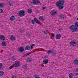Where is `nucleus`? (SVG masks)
<instances>
[{"label": "nucleus", "instance_id": "obj_1", "mask_svg": "<svg viewBox=\"0 0 78 78\" xmlns=\"http://www.w3.org/2000/svg\"><path fill=\"white\" fill-rule=\"evenodd\" d=\"M64 4V0H60L57 2L56 3V5L57 7H58V8L60 9H63L64 6L63 5Z\"/></svg>", "mask_w": 78, "mask_h": 78}, {"label": "nucleus", "instance_id": "obj_2", "mask_svg": "<svg viewBox=\"0 0 78 78\" xmlns=\"http://www.w3.org/2000/svg\"><path fill=\"white\" fill-rule=\"evenodd\" d=\"M19 16L20 17H23L25 16V11L23 10H21L19 12Z\"/></svg>", "mask_w": 78, "mask_h": 78}, {"label": "nucleus", "instance_id": "obj_3", "mask_svg": "<svg viewBox=\"0 0 78 78\" xmlns=\"http://www.w3.org/2000/svg\"><path fill=\"white\" fill-rule=\"evenodd\" d=\"M70 29L72 32H75L77 30V28L74 25H72L70 27Z\"/></svg>", "mask_w": 78, "mask_h": 78}, {"label": "nucleus", "instance_id": "obj_4", "mask_svg": "<svg viewBox=\"0 0 78 78\" xmlns=\"http://www.w3.org/2000/svg\"><path fill=\"white\" fill-rule=\"evenodd\" d=\"M40 3L39 0H33L30 2L31 5H37V4Z\"/></svg>", "mask_w": 78, "mask_h": 78}, {"label": "nucleus", "instance_id": "obj_5", "mask_svg": "<svg viewBox=\"0 0 78 78\" xmlns=\"http://www.w3.org/2000/svg\"><path fill=\"white\" fill-rule=\"evenodd\" d=\"M51 14L52 16H56L57 15V11H55L54 10H52L51 11Z\"/></svg>", "mask_w": 78, "mask_h": 78}, {"label": "nucleus", "instance_id": "obj_6", "mask_svg": "<svg viewBox=\"0 0 78 78\" xmlns=\"http://www.w3.org/2000/svg\"><path fill=\"white\" fill-rule=\"evenodd\" d=\"M14 65L15 67H19L20 66V62H15Z\"/></svg>", "mask_w": 78, "mask_h": 78}, {"label": "nucleus", "instance_id": "obj_7", "mask_svg": "<svg viewBox=\"0 0 78 78\" xmlns=\"http://www.w3.org/2000/svg\"><path fill=\"white\" fill-rule=\"evenodd\" d=\"M24 51V48L23 46H21L19 48V53H22Z\"/></svg>", "mask_w": 78, "mask_h": 78}, {"label": "nucleus", "instance_id": "obj_8", "mask_svg": "<svg viewBox=\"0 0 78 78\" xmlns=\"http://www.w3.org/2000/svg\"><path fill=\"white\" fill-rule=\"evenodd\" d=\"M62 36L60 34H57L56 35V38L57 39H60L61 38Z\"/></svg>", "mask_w": 78, "mask_h": 78}, {"label": "nucleus", "instance_id": "obj_9", "mask_svg": "<svg viewBox=\"0 0 78 78\" xmlns=\"http://www.w3.org/2000/svg\"><path fill=\"white\" fill-rule=\"evenodd\" d=\"M70 45H73V46H75L76 45V42L75 41H71L70 42Z\"/></svg>", "mask_w": 78, "mask_h": 78}, {"label": "nucleus", "instance_id": "obj_10", "mask_svg": "<svg viewBox=\"0 0 78 78\" xmlns=\"http://www.w3.org/2000/svg\"><path fill=\"white\" fill-rule=\"evenodd\" d=\"M16 19V17H15V16H12L10 17L9 20L11 21H13L14 20H15Z\"/></svg>", "mask_w": 78, "mask_h": 78}, {"label": "nucleus", "instance_id": "obj_11", "mask_svg": "<svg viewBox=\"0 0 78 78\" xmlns=\"http://www.w3.org/2000/svg\"><path fill=\"white\" fill-rule=\"evenodd\" d=\"M48 62V59H46L44 60L43 61V64L44 65L47 64Z\"/></svg>", "mask_w": 78, "mask_h": 78}, {"label": "nucleus", "instance_id": "obj_12", "mask_svg": "<svg viewBox=\"0 0 78 78\" xmlns=\"http://www.w3.org/2000/svg\"><path fill=\"white\" fill-rule=\"evenodd\" d=\"M0 39H1V41H4L5 40V37L4 35H0Z\"/></svg>", "mask_w": 78, "mask_h": 78}, {"label": "nucleus", "instance_id": "obj_13", "mask_svg": "<svg viewBox=\"0 0 78 78\" xmlns=\"http://www.w3.org/2000/svg\"><path fill=\"white\" fill-rule=\"evenodd\" d=\"M9 60H12V61H16V57L14 56H13L11 58H10L9 59Z\"/></svg>", "mask_w": 78, "mask_h": 78}, {"label": "nucleus", "instance_id": "obj_14", "mask_svg": "<svg viewBox=\"0 0 78 78\" xmlns=\"http://www.w3.org/2000/svg\"><path fill=\"white\" fill-rule=\"evenodd\" d=\"M10 39L11 41H15L16 40V38H15V37L13 35H11L10 37Z\"/></svg>", "mask_w": 78, "mask_h": 78}, {"label": "nucleus", "instance_id": "obj_15", "mask_svg": "<svg viewBox=\"0 0 78 78\" xmlns=\"http://www.w3.org/2000/svg\"><path fill=\"white\" fill-rule=\"evenodd\" d=\"M31 48L30 46L29 45H27L26 46L25 50H30Z\"/></svg>", "mask_w": 78, "mask_h": 78}, {"label": "nucleus", "instance_id": "obj_16", "mask_svg": "<svg viewBox=\"0 0 78 78\" xmlns=\"http://www.w3.org/2000/svg\"><path fill=\"white\" fill-rule=\"evenodd\" d=\"M2 45L3 46V47H6L7 45L6 42L5 41H3L2 43Z\"/></svg>", "mask_w": 78, "mask_h": 78}, {"label": "nucleus", "instance_id": "obj_17", "mask_svg": "<svg viewBox=\"0 0 78 78\" xmlns=\"http://www.w3.org/2000/svg\"><path fill=\"white\" fill-rule=\"evenodd\" d=\"M74 63L78 66V59H76L74 61Z\"/></svg>", "mask_w": 78, "mask_h": 78}, {"label": "nucleus", "instance_id": "obj_18", "mask_svg": "<svg viewBox=\"0 0 78 78\" xmlns=\"http://www.w3.org/2000/svg\"><path fill=\"white\" fill-rule=\"evenodd\" d=\"M36 20H37V19L36 18H34L33 20H32L31 23L32 24H34V23L36 22Z\"/></svg>", "mask_w": 78, "mask_h": 78}, {"label": "nucleus", "instance_id": "obj_19", "mask_svg": "<svg viewBox=\"0 0 78 78\" xmlns=\"http://www.w3.org/2000/svg\"><path fill=\"white\" fill-rule=\"evenodd\" d=\"M39 19L40 21H41L42 22H43V21L44 20V17L40 16L39 17Z\"/></svg>", "mask_w": 78, "mask_h": 78}, {"label": "nucleus", "instance_id": "obj_20", "mask_svg": "<svg viewBox=\"0 0 78 78\" xmlns=\"http://www.w3.org/2000/svg\"><path fill=\"white\" fill-rule=\"evenodd\" d=\"M33 10H32V9H29L27 10V12L28 13H29L30 14H31Z\"/></svg>", "mask_w": 78, "mask_h": 78}, {"label": "nucleus", "instance_id": "obj_21", "mask_svg": "<svg viewBox=\"0 0 78 78\" xmlns=\"http://www.w3.org/2000/svg\"><path fill=\"white\" fill-rule=\"evenodd\" d=\"M73 74H72V73H70L69 74V77L70 78H72L74 76Z\"/></svg>", "mask_w": 78, "mask_h": 78}, {"label": "nucleus", "instance_id": "obj_22", "mask_svg": "<svg viewBox=\"0 0 78 78\" xmlns=\"http://www.w3.org/2000/svg\"><path fill=\"white\" fill-rule=\"evenodd\" d=\"M60 18L61 19H64V15L61 14L60 16Z\"/></svg>", "mask_w": 78, "mask_h": 78}, {"label": "nucleus", "instance_id": "obj_23", "mask_svg": "<svg viewBox=\"0 0 78 78\" xmlns=\"http://www.w3.org/2000/svg\"><path fill=\"white\" fill-rule=\"evenodd\" d=\"M52 54L54 55V56H55V55H56V51H52Z\"/></svg>", "mask_w": 78, "mask_h": 78}, {"label": "nucleus", "instance_id": "obj_24", "mask_svg": "<svg viewBox=\"0 0 78 78\" xmlns=\"http://www.w3.org/2000/svg\"><path fill=\"white\" fill-rule=\"evenodd\" d=\"M4 72L2 71H0V76H3L4 75Z\"/></svg>", "mask_w": 78, "mask_h": 78}, {"label": "nucleus", "instance_id": "obj_25", "mask_svg": "<svg viewBox=\"0 0 78 78\" xmlns=\"http://www.w3.org/2000/svg\"><path fill=\"white\" fill-rule=\"evenodd\" d=\"M4 7V3H2L0 4V8H3Z\"/></svg>", "mask_w": 78, "mask_h": 78}, {"label": "nucleus", "instance_id": "obj_26", "mask_svg": "<svg viewBox=\"0 0 78 78\" xmlns=\"http://www.w3.org/2000/svg\"><path fill=\"white\" fill-rule=\"evenodd\" d=\"M9 5H10V6H13V2H9Z\"/></svg>", "mask_w": 78, "mask_h": 78}, {"label": "nucleus", "instance_id": "obj_27", "mask_svg": "<svg viewBox=\"0 0 78 78\" xmlns=\"http://www.w3.org/2000/svg\"><path fill=\"white\" fill-rule=\"evenodd\" d=\"M75 24L76 27V28H78V22L75 23Z\"/></svg>", "mask_w": 78, "mask_h": 78}, {"label": "nucleus", "instance_id": "obj_28", "mask_svg": "<svg viewBox=\"0 0 78 78\" xmlns=\"http://www.w3.org/2000/svg\"><path fill=\"white\" fill-rule=\"evenodd\" d=\"M14 66H15V65L13 64L11 66L9 67V69H12V68H13Z\"/></svg>", "mask_w": 78, "mask_h": 78}, {"label": "nucleus", "instance_id": "obj_29", "mask_svg": "<svg viewBox=\"0 0 78 78\" xmlns=\"http://www.w3.org/2000/svg\"><path fill=\"white\" fill-rule=\"evenodd\" d=\"M31 59L30 58H28L27 59V62H31Z\"/></svg>", "mask_w": 78, "mask_h": 78}, {"label": "nucleus", "instance_id": "obj_30", "mask_svg": "<svg viewBox=\"0 0 78 78\" xmlns=\"http://www.w3.org/2000/svg\"><path fill=\"white\" fill-rule=\"evenodd\" d=\"M27 65H25L23 66V68L24 69H27Z\"/></svg>", "mask_w": 78, "mask_h": 78}, {"label": "nucleus", "instance_id": "obj_31", "mask_svg": "<svg viewBox=\"0 0 78 78\" xmlns=\"http://www.w3.org/2000/svg\"><path fill=\"white\" fill-rule=\"evenodd\" d=\"M34 78H39V76H38L36 74L34 75Z\"/></svg>", "mask_w": 78, "mask_h": 78}, {"label": "nucleus", "instance_id": "obj_32", "mask_svg": "<svg viewBox=\"0 0 78 78\" xmlns=\"http://www.w3.org/2000/svg\"><path fill=\"white\" fill-rule=\"evenodd\" d=\"M51 53H52V51L50 50L49 51L47 52L48 54H51Z\"/></svg>", "mask_w": 78, "mask_h": 78}, {"label": "nucleus", "instance_id": "obj_33", "mask_svg": "<svg viewBox=\"0 0 78 78\" xmlns=\"http://www.w3.org/2000/svg\"><path fill=\"white\" fill-rule=\"evenodd\" d=\"M3 9H0V14H2L3 13Z\"/></svg>", "mask_w": 78, "mask_h": 78}, {"label": "nucleus", "instance_id": "obj_34", "mask_svg": "<svg viewBox=\"0 0 78 78\" xmlns=\"http://www.w3.org/2000/svg\"><path fill=\"white\" fill-rule=\"evenodd\" d=\"M33 46H35V44H33L31 47V50H32V49H33Z\"/></svg>", "mask_w": 78, "mask_h": 78}, {"label": "nucleus", "instance_id": "obj_35", "mask_svg": "<svg viewBox=\"0 0 78 78\" xmlns=\"http://www.w3.org/2000/svg\"><path fill=\"white\" fill-rule=\"evenodd\" d=\"M2 63H0V70L2 68Z\"/></svg>", "mask_w": 78, "mask_h": 78}, {"label": "nucleus", "instance_id": "obj_36", "mask_svg": "<svg viewBox=\"0 0 78 78\" xmlns=\"http://www.w3.org/2000/svg\"><path fill=\"white\" fill-rule=\"evenodd\" d=\"M35 22L37 24H39V21H38L37 20Z\"/></svg>", "mask_w": 78, "mask_h": 78}, {"label": "nucleus", "instance_id": "obj_37", "mask_svg": "<svg viewBox=\"0 0 78 78\" xmlns=\"http://www.w3.org/2000/svg\"><path fill=\"white\" fill-rule=\"evenodd\" d=\"M30 34H30V33H27V36H30Z\"/></svg>", "mask_w": 78, "mask_h": 78}, {"label": "nucleus", "instance_id": "obj_38", "mask_svg": "<svg viewBox=\"0 0 78 78\" xmlns=\"http://www.w3.org/2000/svg\"><path fill=\"white\" fill-rule=\"evenodd\" d=\"M30 53H30V52H29L27 53V54H26V56H28V55H30Z\"/></svg>", "mask_w": 78, "mask_h": 78}, {"label": "nucleus", "instance_id": "obj_39", "mask_svg": "<svg viewBox=\"0 0 78 78\" xmlns=\"http://www.w3.org/2000/svg\"><path fill=\"white\" fill-rule=\"evenodd\" d=\"M44 33L45 34H48V32H47V30H45L44 31Z\"/></svg>", "mask_w": 78, "mask_h": 78}, {"label": "nucleus", "instance_id": "obj_40", "mask_svg": "<svg viewBox=\"0 0 78 78\" xmlns=\"http://www.w3.org/2000/svg\"><path fill=\"white\" fill-rule=\"evenodd\" d=\"M76 72H78V68H76ZM76 75H78V73H76Z\"/></svg>", "mask_w": 78, "mask_h": 78}, {"label": "nucleus", "instance_id": "obj_41", "mask_svg": "<svg viewBox=\"0 0 78 78\" xmlns=\"http://www.w3.org/2000/svg\"><path fill=\"white\" fill-rule=\"evenodd\" d=\"M51 36H52L53 37H55V34H51Z\"/></svg>", "mask_w": 78, "mask_h": 78}, {"label": "nucleus", "instance_id": "obj_42", "mask_svg": "<svg viewBox=\"0 0 78 78\" xmlns=\"http://www.w3.org/2000/svg\"><path fill=\"white\" fill-rule=\"evenodd\" d=\"M62 29H61V28H59V31H60V32H61V31H62Z\"/></svg>", "mask_w": 78, "mask_h": 78}, {"label": "nucleus", "instance_id": "obj_43", "mask_svg": "<svg viewBox=\"0 0 78 78\" xmlns=\"http://www.w3.org/2000/svg\"><path fill=\"white\" fill-rule=\"evenodd\" d=\"M12 78H17V77L15 76H12Z\"/></svg>", "mask_w": 78, "mask_h": 78}, {"label": "nucleus", "instance_id": "obj_44", "mask_svg": "<svg viewBox=\"0 0 78 78\" xmlns=\"http://www.w3.org/2000/svg\"><path fill=\"white\" fill-rule=\"evenodd\" d=\"M20 32H21V33H23V30L22 29H21L20 30Z\"/></svg>", "mask_w": 78, "mask_h": 78}, {"label": "nucleus", "instance_id": "obj_45", "mask_svg": "<svg viewBox=\"0 0 78 78\" xmlns=\"http://www.w3.org/2000/svg\"><path fill=\"white\" fill-rule=\"evenodd\" d=\"M42 8H43V9H45L46 8L45 7H42Z\"/></svg>", "mask_w": 78, "mask_h": 78}, {"label": "nucleus", "instance_id": "obj_46", "mask_svg": "<svg viewBox=\"0 0 78 78\" xmlns=\"http://www.w3.org/2000/svg\"><path fill=\"white\" fill-rule=\"evenodd\" d=\"M48 56H46V57H45V58H48Z\"/></svg>", "mask_w": 78, "mask_h": 78}, {"label": "nucleus", "instance_id": "obj_47", "mask_svg": "<svg viewBox=\"0 0 78 78\" xmlns=\"http://www.w3.org/2000/svg\"><path fill=\"white\" fill-rule=\"evenodd\" d=\"M77 20H78V18H77Z\"/></svg>", "mask_w": 78, "mask_h": 78}]
</instances>
